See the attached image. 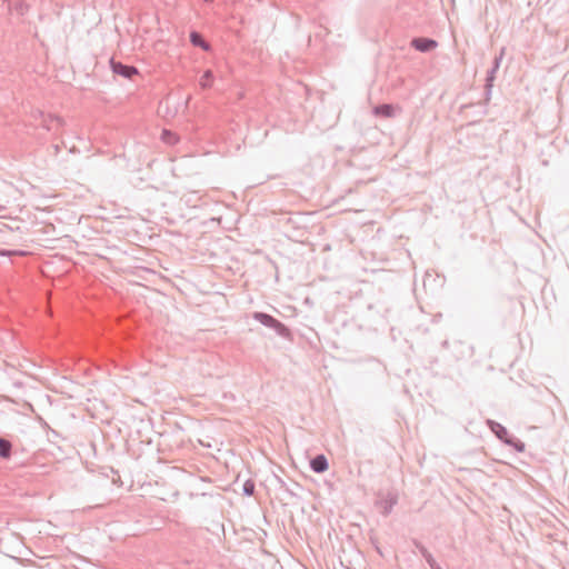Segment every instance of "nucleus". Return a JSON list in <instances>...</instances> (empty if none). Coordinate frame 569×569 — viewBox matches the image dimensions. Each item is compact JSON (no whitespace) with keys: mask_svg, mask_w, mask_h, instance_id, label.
Wrapping results in <instances>:
<instances>
[{"mask_svg":"<svg viewBox=\"0 0 569 569\" xmlns=\"http://www.w3.org/2000/svg\"><path fill=\"white\" fill-rule=\"evenodd\" d=\"M412 543L419 550V552L425 558V560L427 561V563L429 565L430 568H433L438 565L436 559L433 558V556L428 551V549L419 540L413 539Z\"/></svg>","mask_w":569,"mask_h":569,"instance_id":"obj_9","label":"nucleus"},{"mask_svg":"<svg viewBox=\"0 0 569 569\" xmlns=\"http://www.w3.org/2000/svg\"><path fill=\"white\" fill-rule=\"evenodd\" d=\"M398 498L393 493H388L383 499L377 502V505L381 509V513L386 517L390 515L393 507L397 505Z\"/></svg>","mask_w":569,"mask_h":569,"instance_id":"obj_6","label":"nucleus"},{"mask_svg":"<svg viewBox=\"0 0 569 569\" xmlns=\"http://www.w3.org/2000/svg\"><path fill=\"white\" fill-rule=\"evenodd\" d=\"M496 73H497V70L491 69V68L487 71L486 84H485L486 100L487 101L490 99L491 89L493 87V81L496 79Z\"/></svg>","mask_w":569,"mask_h":569,"instance_id":"obj_12","label":"nucleus"},{"mask_svg":"<svg viewBox=\"0 0 569 569\" xmlns=\"http://www.w3.org/2000/svg\"><path fill=\"white\" fill-rule=\"evenodd\" d=\"M373 114L382 118H392L395 116V108L390 103H381L373 108Z\"/></svg>","mask_w":569,"mask_h":569,"instance_id":"obj_10","label":"nucleus"},{"mask_svg":"<svg viewBox=\"0 0 569 569\" xmlns=\"http://www.w3.org/2000/svg\"><path fill=\"white\" fill-rule=\"evenodd\" d=\"M7 3L9 11H14L19 16H24L29 10V4L24 0H2Z\"/></svg>","mask_w":569,"mask_h":569,"instance_id":"obj_7","label":"nucleus"},{"mask_svg":"<svg viewBox=\"0 0 569 569\" xmlns=\"http://www.w3.org/2000/svg\"><path fill=\"white\" fill-rule=\"evenodd\" d=\"M206 2H212L213 0H204Z\"/></svg>","mask_w":569,"mask_h":569,"instance_id":"obj_25","label":"nucleus"},{"mask_svg":"<svg viewBox=\"0 0 569 569\" xmlns=\"http://www.w3.org/2000/svg\"><path fill=\"white\" fill-rule=\"evenodd\" d=\"M431 569H441L439 565H437L436 567L431 568Z\"/></svg>","mask_w":569,"mask_h":569,"instance_id":"obj_24","label":"nucleus"},{"mask_svg":"<svg viewBox=\"0 0 569 569\" xmlns=\"http://www.w3.org/2000/svg\"><path fill=\"white\" fill-rule=\"evenodd\" d=\"M505 445L512 447L517 452H523L526 448L525 443L512 435L505 440Z\"/></svg>","mask_w":569,"mask_h":569,"instance_id":"obj_13","label":"nucleus"},{"mask_svg":"<svg viewBox=\"0 0 569 569\" xmlns=\"http://www.w3.org/2000/svg\"><path fill=\"white\" fill-rule=\"evenodd\" d=\"M277 482L279 483L280 489L288 496L291 498H298V493L295 490H291V488L280 477H277Z\"/></svg>","mask_w":569,"mask_h":569,"instance_id":"obj_15","label":"nucleus"},{"mask_svg":"<svg viewBox=\"0 0 569 569\" xmlns=\"http://www.w3.org/2000/svg\"><path fill=\"white\" fill-rule=\"evenodd\" d=\"M0 184H1V186H3V187H4V188H7V189H9V188H10V186H9V184H7V182H4V181H0Z\"/></svg>","mask_w":569,"mask_h":569,"instance_id":"obj_19","label":"nucleus"},{"mask_svg":"<svg viewBox=\"0 0 569 569\" xmlns=\"http://www.w3.org/2000/svg\"><path fill=\"white\" fill-rule=\"evenodd\" d=\"M49 119L50 122L46 124L49 130L53 129V123H56L57 127H60L63 123V120L57 116H50Z\"/></svg>","mask_w":569,"mask_h":569,"instance_id":"obj_17","label":"nucleus"},{"mask_svg":"<svg viewBox=\"0 0 569 569\" xmlns=\"http://www.w3.org/2000/svg\"><path fill=\"white\" fill-rule=\"evenodd\" d=\"M488 428L490 429V431L501 441L505 443V440L509 437V432L507 430L506 427H503L501 423L495 421V420H491V419H488L486 421Z\"/></svg>","mask_w":569,"mask_h":569,"instance_id":"obj_5","label":"nucleus"},{"mask_svg":"<svg viewBox=\"0 0 569 569\" xmlns=\"http://www.w3.org/2000/svg\"><path fill=\"white\" fill-rule=\"evenodd\" d=\"M110 68L114 74L121 76L124 79H132L133 76L139 73L134 66L122 63L113 58L110 59Z\"/></svg>","mask_w":569,"mask_h":569,"instance_id":"obj_2","label":"nucleus"},{"mask_svg":"<svg viewBox=\"0 0 569 569\" xmlns=\"http://www.w3.org/2000/svg\"><path fill=\"white\" fill-rule=\"evenodd\" d=\"M442 346H443L445 348H447V347L449 346V342H448L447 340H445V341L442 342Z\"/></svg>","mask_w":569,"mask_h":569,"instance_id":"obj_21","label":"nucleus"},{"mask_svg":"<svg viewBox=\"0 0 569 569\" xmlns=\"http://www.w3.org/2000/svg\"><path fill=\"white\" fill-rule=\"evenodd\" d=\"M503 53L505 49H501L500 54L495 57L491 69L499 70Z\"/></svg>","mask_w":569,"mask_h":569,"instance_id":"obj_18","label":"nucleus"},{"mask_svg":"<svg viewBox=\"0 0 569 569\" xmlns=\"http://www.w3.org/2000/svg\"><path fill=\"white\" fill-rule=\"evenodd\" d=\"M410 47L419 52H431L438 47V42L428 37H416L410 41Z\"/></svg>","mask_w":569,"mask_h":569,"instance_id":"obj_3","label":"nucleus"},{"mask_svg":"<svg viewBox=\"0 0 569 569\" xmlns=\"http://www.w3.org/2000/svg\"><path fill=\"white\" fill-rule=\"evenodd\" d=\"M213 81V72L211 70H206L200 78L199 84L202 89H209L212 86Z\"/></svg>","mask_w":569,"mask_h":569,"instance_id":"obj_14","label":"nucleus"},{"mask_svg":"<svg viewBox=\"0 0 569 569\" xmlns=\"http://www.w3.org/2000/svg\"><path fill=\"white\" fill-rule=\"evenodd\" d=\"M251 317L262 326L272 329L279 337L292 341L293 336L291 330L273 316L262 311H254Z\"/></svg>","mask_w":569,"mask_h":569,"instance_id":"obj_1","label":"nucleus"},{"mask_svg":"<svg viewBox=\"0 0 569 569\" xmlns=\"http://www.w3.org/2000/svg\"><path fill=\"white\" fill-rule=\"evenodd\" d=\"M12 455V443L10 440L0 437V458L9 459Z\"/></svg>","mask_w":569,"mask_h":569,"instance_id":"obj_11","label":"nucleus"},{"mask_svg":"<svg viewBox=\"0 0 569 569\" xmlns=\"http://www.w3.org/2000/svg\"><path fill=\"white\" fill-rule=\"evenodd\" d=\"M293 486L299 489L301 488V486L298 482H295Z\"/></svg>","mask_w":569,"mask_h":569,"instance_id":"obj_23","label":"nucleus"},{"mask_svg":"<svg viewBox=\"0 0 569 569\" xmlns=\"http://www.w3.org/2000/svg\"><path fill=\"white\" fill-rule=\"evenodd\" d=\"M329 462L325 455L319 453L310 459V469L316 473H323L328 470Z\"/></svg>","mask_w":569,"mask_h":569,"instance_id":"obj_4","label":"nucleus"},{"mask_svg":"<svg viewBox=\"0 0 569 569\" xmlns=\"http://www.w3.org/2000/svg\"><path fill=\"white\" fill-rule=\"evenodd\" d=\"M254 490H256V483H254V481H253V480H251V479H248V480L243 483V486H242V493H243L244 496H248V497L253 496Z\"/></svg>","mask_w":569,"mask_h":569,"instance_id":"obj_16","label":"nucleus"},{"mask_svg":"<svg viewBox=\"0 0 569 569\" xmlns=\"http://www.w3.org/2000/svg\"><path fill=\"white\" fill-rule=\"evenodd\" d=\"M0 201H2V198L0 197Z\"/></svg>","mask_w":569,"mask_h":569,"instance_id":"obj_26","label":"nucleus"},{"mask_svg":"<svg viewBox=\"0 0 569 569\" xmlns=\"http://www.w3.org/2000/svg\"><path fill=\"white\" fill-rule=\"evenodd\" d=\"M3 210H6V206L0 204V212H2Z\"/></svg>","mask_w":569,"mask_h":569,"instance_id":"obj_22","label":"nucleus"},{"mask_svg":"<svg viewBox=\"0 0 569 569\" xmlns=\"http://www.w3.org/2000/svg\"><path fill=\"white\" fill-rule=\"evenodd\" d=\"M189 38H190V42L192 46L201 48L204 51L211 50L210 43L204 40V38L202 37V34L200 32L191 31Z\"/></svg>","mask_w":569,"mask_h":569,"instance_id":"obj_8","label":"nucleus"},{"mask_svg":"<svg viewBox=\"0 0 569 569\" xmlns=\"http://www.w3.org/2000/svg\"><path fill=\"white\" fill-rule=\"evenodd\" d=\"M54 149H56V153H58L60 151V146L59 144H56L54 146Z\"/></svg>","mask_w":569,"mask_h":569,"instance_id":"obj_20","label":"nucleus"}]
</instances>
